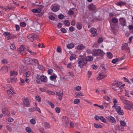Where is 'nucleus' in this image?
<instances>
[{"instance_id": "nucleus-1", "label": "nucleus", "mask_w": 133, "mask_h": 133, "mask_svg": "<svg viewBox=\"0 0 133 133\" xmlns=\"http://www.w3.org/2000/svg\"><path fill=\"white\" fill-rule=\"evenodd\" d=\"M121 82H114L112 84V88L117 93L121 92L122 90V86H121Z\"/></svg>"}, {"instance_id": "nucleus-2", "label": "nucleus", "mask_w": 133, "mask_h": 133, "mask_svg": "<svg viewBox=\"0 0 133 133\" xmlns=\"http://www.w3.org/2000/svg\"><path fill=\"white\" fill-rule=\"evenodd\" d=\"M77 62L78 64V66L81 68H83V66H85L87 63V61L85 60L83 58H78Z\"/></svg>"}, {"instance_id": "nucleus-3", "label": "nucleus", "mask_w": 133, "mask_h": 133, "mask_svg": "<svg viewBox=\"0 0 133 133\" xmlns=\"http://www.w3.org/2000/svg\"><path fill=\"white\" fill-rule=\"evenodd\" d=\"M62 121L63 125L65 127H66L69 123L68 118L65 116H63L62 118Z\"/></svg>"}, {"instance_id": "nucleus-4", "label": "nucleus", "mask_w": 133, "mask_h": 133, "mask_svg": "<svg viewBox=\"0 0 133 133\" xmlns=\"http://www.w3.org/2000/svg\"><path fill=\"white\" fill-rule=\"evenodd\" d=\"M124 106L125 108L126 109L133 110V103L131 102H129L128 104L125 105Z\"/></svg>"}, {"instance_id": "nucleus-5", "label": "nucleus", "mask_w": 133, "mask_h": 133, "mask_svg": "<svg viewBox=\"0 0 133 133\" xmlns=\"http://www.w3.org/2000/svg\"><path fill=\"white\" fill-rule=\"evenodd\" d=\"M107 76V75L105 73H99L98 76L97 78V79L98 80H101L105 78Z\"/></svg>"}, {"instance_id": "nucleus-6", "label": "nucleus", "mask_w": 133, "mask_h": 133, "mask_svg": "<svg viewBox=\"0 0 133 133\" xmlns=\"http://www.w3.org/2000/svg\"><path fill=\"white\" fill-rule=\"evenodd\" d=\"M90 32L92 34V36L94 37L97 35V30L95 28H91L89 30Z\"/></svg>"}, {"instance_id": "nucleus-7", "label": "nucleus", "mask_w": 133, "mask_h": 133, "mask_svg": "<svg viewBox=\"0 0 133 133\" xmlns=\"http://www.w3.org/2000/svg\"><path fill=\"white\" fill-rule=\"evenodd\" d=\"M10 89L11 90H7L8 94L9 97H12L13 95V94H15V92L14 91L13 88L11 87H10Z\"/></svg>"}, {"instance_id": "nucleus-8", "label": "nucleus", "mask_w": 133, "mask_h": 133, "mask_svg": "<svg viewBox=\"0 0 133 133\" xmlns=\"http://www.w3.org/2000/svg\"><path fill=\"white\" fill-rule=\"evenodd\" d=\"M2 110L3 113L4 115L8 116L10 115V112L7 108H4L2 109Z\"/></svg>"}, {"instance_id": "nucleus-9", "label": "nucleus", "mask_w": 133, "mask_h": 133, "mask_svg": "<svg viewBox=\"0 0 133 133\" xmlns=\"http://www.w3.org/2000/svg\"><path fill=\"white\" fill-rule=\"evenodd\" d=\"M119 21L120 22L121 24L123 26H125L127 25L126 20L124 18H120Z\"/></svg>"}, {"instance_id": "nucleus-10", "label": "nucleus", "mask_w": 133, "mask_h": 133, "mask_svg": "<svg viewBox=\"0 0 133 133\" xmlns=\"http://www.w3.org/2000/svg\"><path fill=\"white\" fill-rule=\"evenodd\" d=\"M122 48L123 50L128 51H129V52H130V51L128 46V43H125L124 44L122 45Z\"/></svg>"}, {"instance_id": "nucleus-11", "label": "nucleus", "mask_w": 133, "mask_h": 133, "mask_svg": "<svg viewBox=\"0 0 133 133\" xmlns=\"http://www.w3.org/2000/svg\"><path fill=\"white\" fill-rule=\"evenodd\" d=\"M24 62L27 64H30L32 63V59L29 57H26L25 58Z\"/></svg>"}, {"instance_id": "nucleus-12", "label": "nucleus", "mask_w": 133, "mask_h": 133, "mask_svg": "<svg viewBox=\"0 0 133 133\" xmlns=\"http://www.w3.org/2000/svg\"><path fill=\"white\" fill-rule=\"evenodd\" d=\"M1 70V71L4 73H6L8 71V67L6 65H5L2 67Z\"/></svg>"}, {"instance_id": "nucleus-13", "label": "nucleus", "mask_w": 133, "mask_h": 133, "mask_svg": "<svg viewBox=\"0 0 133 133\" xmlns=\"http://www.w3.org/2000/svg\"><path fill=\"white\" fill-rule=\"evenodd\" d=\"M113 105L112 107V108H114L115 107L116 105H118V102L117 100L115 98H113Z\"/></svg>"}, {"instance_id": "nucleus-14", "label": "nucleus", "mask_w": 133, "mask_h": 133, "mask_svg": "<svg viewBox=\"0 0 133 133\" xmlns=\"http://www.w3.org/2000/svg\"><path fill=\"white\" fill-rule=\"evenodd\" d=\"M59 7L54 5H52L51 6V8L53 11L56 12L59 9Z\"/></svg>"}, {"instance_id": "nucleus-15", "label": "nucleus", "mask_w": 133, "mask_h": 133, "mask_svg": "<svg viewBox=\"0 0 133 133\" xmlns=\"http://www.w3.org/2000/svg\"><path fill=\"white\" fill-rule=\"evenodd\" d=\"M108 118L109 120L112 123H114L116 122L115 119L112 116H110L108 117Z\"/></svg>"}, {"instance_id": "nucleus-16", "label": "nucleus", "mask_w": 133, "mask_h": 133, "mask_svg": "<svg viewBox=\"0 0 133 133\" xmlns=\"http://www.w3.org/2000/svg\"><path fill=\"white\" fill-rule=\"evenodd\" d=\"M25 48L23 45H21L19 48L18 49V50L20 54L23 52V51L25 49Z\"/></svg>"}, {"instance_id": "nucleus-17", "label": "nucleus", "mask_w": 133, "mask_h": 133, "mask_svg": "<svg viewBox=\"0 0 133 133\" xmlns=\"http://www.w3.org/2000/svg\"><path fill=\"white\" fill-rule=\"evenodd\" d=\"M24 103L26 107H28L29 106V101L27 99L25 98L24 99Z\"/></svg>"}, {"instance_id": "nucleus-18", "label": "nucleus", "mask_w": 133, "mask_h": 133, "mask_svg": "<svg viewBox=\"0 0 133 133\" xmlns=\"http://www.w3.org/2000/svg\"><path fill=\"white\" fill-rule=\"evenodd\" d=\"M44 127L45 129H49L50 127V124L47 122H45L44 123Z\"/></svg>"}, {"instance_id": "nucleus-19", "label": "nucleus", "mask_w": 133, "mask_h": 133, "mask_svg": "<svg viewBox=\"0 0 133 133\" xmlns=\"http://www.w3.org/2000/svg\"><path fill=\"white\" fill-rule=\"evenodd\" d=\"M41 79L42 82H46L47 81V77L45 76L44 75L41 76Z\"/></svg>"}, {"instance_id": "nucleus-20", "label": "nucleus", "mask_w": 133, "mask_h": 133, "mask_svg": "<svg viewBox=\"0 0 133 133\" xmlns=\"http://www.w3.org/2000/svg\"><path fill=\"white\" fill-rule=\"evenodd\" d=\"M85 48V46L82 44L78 45L77 47V49L78 50H81Z\"/></svg>"}, {"instance_id": "nucleus-21", "label": "nucleus", "mask_w": 133, "mask_h": 133, "mask_svg": "<svg viewBox=\"0 0 133 133\" xmlns=\"http://www.w3.org/2000/svg\"><path fill=\"white\" fill-rule=\"evenodd\" d=\"M7 81L9 82L14 83L15 82L17 81L16 78H11L9 79H7Z\"/></svg>"}, {"instance_id": "nucleus-22", "label": "nucleus", "mask_w": 133, "mask_h": 133, "mask_svg": "<svg viewBox=\"0 0 133 133\" xmlns=\"http://www.w3.org/2000/svg\"><path fill=\"white\" fill-rule=\"evenodd\" d=\"M76 26L77 28L79 30H80L82 28V24L79 22H77L76 24Z\"/></svg>"}, {"instance_id": "nucleus-23", "label": "nucleus", "mask_w": 133, "mask_h": 133, "mask_svg": "<svg viewBox=\"0 0 133 133\" xmlns=\"http://www.w3.org/2000/svg\"><path fill=\"white\" fill-rule=\"evenodd\" d=\"M41 11L40 9L39 8L36 9H33L32 10V11L34 13H39Z\"/></svg>"}, {"instance_id": "nucleus-24", "label": "nucleus", "mask_w": 133, "mask_h": 133, "mask_svg": "<svg viewBox=\"0 0 133 133\" xmlns=\"http://www.w3.org/2000/svg\"><path fill=\"white\" fill-rule=\"evenodd\" d=\"M98 56H102L104 55L103 51L100 49H98Z\"/></svg>"}, {"instance_id": "nucleus-25", "label": "nucleus", "mask_w": 133, "mask_h": 133, "mask_svg": "<svg viewBox=\"0 0 133 133\" xmlns=\"http://www.w3.org/2000/svg\"><path fill=\"white\" fill-rule=\"evenodd\" d=\"M98 49H94L93 50L92 54L94 56H98Z\"/></svg>"}, {"instance_id": "nucleus-26", "label": "nucleus", "mask_w": 133, "mask_h": 133, "mask_svg": "<svg viewBox=\"0 0 133 133\" xmlns=\"http://www.w3.org/2000/svg\"><path fill=\"white\" fill-rule=\"evenodd\" d=\"M27 38L30 41L33 42L34 41V39L33 36L31 34H30L27 36Z\"/></svg>"}, {"instance_id": "nucleus-27", "label": "nucleus", "mask_w": 133, "mask_h": 133, "mask_svg": "<svg viewBox=\"0 0 133 133\" xmlns=\"http://www.w3.org/2000/svg\"><path fill=\"white\" fill-rule=\"evenodd\" d=\"M88 8L90 10H93L95 9V5L93 4H90L88 6Z\"/></svg>"}, {"instance_id": "nucleus-28", "label": "nucleus", "mask_w": 133, "mask_h": 133, "mask_svg": "<svg viewBox=\"0 0 133 133\" xmlns=\"http://www.w3.org/2000/svg\"><path fill=\"white\" fill-rule=\"evenodd\" d=\"M86 60L89 61H92L93 59V57L92 56H88L86 57Z\"/></svg>"}, {"instance_id": "nucleus-29", "label": "nucleus", "mask_w": 133, "mask_h": 133, "mask_svg": "<svg viewBox=\"0 0 133 133\" xmlns=\"http://www.w3.org/2000/svg\"><path fill=\"white\" fill-rule=\"evenodd\" d=\"M125 3L122 1L119 2L117 3V5L120 6H123L125 5Z\"/></svg>"}, {"instance_id": "nucleus-30", "label": "nucleus", "mask_w": 133, "mask_h": 133, "mask_svg": "<svg viewBox=\"0 0 133 133\" xmlns=\"http://www.w3.org/2000/svg\"><path fill=\"white\" fill-rule=\"evenodd\" d=\"M20 81L19 82V84L21 85H23L25 83V82L24 80L22 78L20 79Z\"/></svg>"}, {"instance_id": "nucleus-31", "label": "nucleus", "mask_w": 133, "mask_h": 133, "mask_svg": "<svg viewBox=\"0 0 133 133\" xmlns=\"http://www.w3.org/2000/svg\"><path fill=\"white\" fill-rule=\"evenodd\" d=\"M76 58V56L75 54H71L70 57V60L72 61L73 59H75Z\"/></svg>"}, {"instance_id": "nucleus-32", "label": "nucleus", "mask_w": 133, "mask_h": 133, "mask_svg": "<svg viewBox=\"0 0 133 133\" xmlns=\"http://www.w3.org/2000/svg\"><path fill=\"white\" fill-rule=\"evenodd\" d=\"M116 127L117 129L120 130H124V127H122L121 125H117Z\"/></svg>"}, {"instance_id": "nucleus-33", "label": "nucleus", "mask_w": 133, "mask_h": 133, "mask_svg": "<svg viewBox=\"0 0 133 133\" xmlns=\"http://www.w3.org/2000/svg\"><path fill=\"white\" fill-rule=\"evenodd\" d=\"M107 56L110 59L112 58L113 57V55L110 52H107Z\"/></svg>"}, {"instance_id": "nucleus-34", "label": "nucleus", "mask_w": 133, "mask_h": 133, "mask_svg": "<svg viewBox=\"0 0 133 133\" xmlns=\"http://www.w3.org/2000/svg\"><path fill=\"white\" fill-rule=\"evenodd\" d=\"M120 123L121 125L123 127H125L126 126L127 124L125 121H120Z\"/></svg>"}, {"instance_id": "nucleus-35", "label": "nucleus", "mask_w": 133, "mask_h": 133, "mask_svg": "<svg viewBox=\"0 0 133 133\" xmlns=\"http://www.w3.org/2000/svg\"><path fill=\"white\" fill-rule=\"evenodd\" d=\"M74 45L73 44H68L67 45V47L69 49H71L73 48Z\"/></svg>"}, {"instance_id": "nucleus-36", "label": "nucleus", "mask_w": 133, "mask_h": 133, "mask_svg": "<svg viewBox=\"0 0 133 133\" xmlns=\"http://www.w3.org/2000/svg\"><path fill=\"white\" fill-rule=\"evenodd\" d=\"M18 73L17 72L15 71H12L10 72V75L11 76H13L14 75L16 76L17 75Z\"/></svg>"}, {"instance_id": "nucleus-37", "label": "nucleus", "mask_w": 133, "mask_h": 133, "mask_svg": "<svg viewBox=\"0 0 133 133\" xmlns=\"http://www.w3.org/2000/svg\"><path fill=\"white\" fill-rule=\"evenodd\" d=\"M56 95L59 97H62L63 96V92H60L59 91H58L56 92Z\"/></svg>"}, {"instance_id": "nucleus-38", "label": "nucleus", "mask_w": 133, "mask_h": 133, "mask_svg": "<svg viewBox=\"0 0 133 133\" xmlns=\"http://www.w3.org/2000/svg\"><path fill=\"white\" fill-rule=\"evenodd\" d=\"M6 127L8 130L9 131L11 132L12 131V128L10 125H7L6 126Z\"/></svg>"}, {"instance_id": "nucleus-39", "label": "nucleus", "mask_w": 133, "mask_h": 133, "mask_svg": "<svg viewBox=\"0 0 133 133\" xmlns=\"http://www.w3.org/2000/svg\"><path fill=\"white\" fill-rule=\"evenodd\" d=\"M40 90L42 92H46V88L45 87H44L43 88H39Z\"/></svg>"}, {"instance_id": "nucleus-40", "label": "nucleus", "mask_w": 133, "mask_h": 133, "mask_svg": "<svg viewBox=\"0 0 133 133\" xmlns=\"http://www.w3.org/2000/svg\"><path fill=\"white\" fill-rule=\"evenodd\" d=\"M1 63L3 64H8V61L6 59H3L2 60Z\"/></svg>"}, {"instance_id": "nucleus-41", "label": "nucleus", "mask_w": 133, "mask_h": 133, "mask_svg": "<svg viewBox=\"0 0 133 133\" xmlns=\"http://www.w3.org/2000/svg\"><path fill=\"white\" fill-rule=\"evenodd\" d=\"M118 114L120 115H123L124 114V112L122 110L120 109V110H118L117 112Z\"/></svg>"}, {"instance_id": "nucleus-42", "label": "nucleus", "mask_w": 133, "mask_h": 133, "mask_svg": "<svg viewBox=\"0 0 133 133\" xmlns=\"http://www.w3.org/2000/svg\"><path fill=\"white\" fill-rule=\"evenodd\" d=\"M57 76L55 75H52L50 77V78L51 80L52 81L56 78Z\"/></svg>"}, {"instance_id": "nucleus-43", "label": "nucleus", "mask_w": 133, "mask_h": 133, "mask_svg": "<svg viewBox=\"0 0 133 133\" xmlns=\"http://www.w3.org/2000/svg\"><path fill=\"white\" fill-rule=\"evenodd\" d=\"M112 22L114 23H116L118 22V19L117 18H112Z\"/></svg>"}, {"instance_id": "nucleus-44", "label": "nucleus", "mask_w": 133, "mask_h": 133, "mask_svg": "<svg viewBox=\"0 0 133 133\" xmlns=\"http://www.w3.org/2000/svg\"><path fill=\"white\" fill-rule=\"evenodd\" d=\"M25 130L26 132L28 133H30L31 132V129L29 127H27L26 128Z\"/></svg>"}, {"instance_id": "nucleus-45", "label": "nucleus", "mask_w": 133, "mask_h": 133, "mask_svg": "<svg viewBox=\"0 0 133 133\" xmlns=\"http://www.w3.org/2000/svg\"><path fill=\"white\" fill-rule=\"evenodd\" d=\"M80 101L79 99H74V103L75 104H77L80 102Z\"/></svg>"}, {"instance_id": "nucleus-46", "label": "nucleus", "mask_w": 133, "mask_h": 133, "mask_svg": "<svg viewBox=\"0 0 133 133\" xmlns=\"http://www.w3.org/2000/svg\"><path fill=\"white\" fill-rule=\"evenodd\" d=\"M94 125L95 127L97 128H101L102 127L101 125L96 124H94Z\"/></svg>"}, {"instance_id": "nucleus-47", "label": "nucleus", "mask_w": 133, "mask_h": 133, "mask_svg": "<svg viewBox=\"0 0 133 133\" xmlns=\"http://www.w3.org/2000/svg\"><path fill=\"white\" fill-rule=\"evenodd\" d=\"M103 98L105 100L109 102L110 101V100L109 97L107 96H105L103 97Z\"/></svg>"}, {"instance_id": "nucleus-48", "label": "nucleus", "mask_w": 133, "mask_h": 133, "mask_svg": "<svg viewBox=\"0 0 133 133\" xmlns=\"http://www.w3.org/2000/svg\"><path fill=\"white\" fill-rule=\"evenodd\" d=\"M119 61V60H118V59L117 58L112 59V62L114 64H115L117 62H118Z\"/></svg>"}, {"instance_id": "nucleus-49", "label": "nucleus", "mask_w": 133, "mask_h": 133, "mask_svg": "<svg viewBox=\"0 0 133 133\" xmlns=\"http://www.w3.org/2000/svg\"><path fill=\"white\" fill-rule=\"evenodd\" d=\"M64 24L66 26H69L70 23L68 20H66L64 22Z\"/></svg>"}, {"instance_id": "nucleus-50", "label": "nucleus", "mask_w": 133, "mask_h": 133, "mask_svg": "<svg viewBox=\"0 0 133 133\" xmlns=\"http://www.w3.org/2000/svg\"><path fill=\"white\" fill-rule=\"evenodd\" d=\"M100 119L103 122L106 123V121L104 117L103 116H100Z\"/></svg>"}, {"instance_id": "nucleus-51", "label": "nucleus", "mask_w": 133, "mask_h": 133, "mask_svg": "<svg viewBox=\"0 0 133 133\" xmlns=\"http://www.w3.org/2000/svg\"><path fill=\"white\" fill-rule=\"evenodd\" d=\"M46 92L49 95H54L55 94L54 92L49 90H46Z\"/></svg>"}, {"instance_id": "nucleus-52", "label": "nucleus", "mask_w": 133, "mask_h": 133, "mask_svg": "<svg viewBox=\"0 0 133 133\" xmlns=\"http://www.w3.org/2000/svg\"><path fill=\"white\" fill-rule=\"evenodd\" d=\"M35 98L36 100L38 101V102H40L41 101V98L39 96H36Z\"/></svg>"}, {"instance_id": "nucleus-53", "label": "nucleus", "mask_w": 133, "mask_h": 133, "mask_svg": "<svg viewBox=\"0 0 133 133\" xmlns=\"http://www.w3.org/2000/svg\"><path fill=\"white\" fill-rule=\"evenodd\" d=\"M30 122L32 124H35L36 123L35 120L33 119H32L30 120Z\"/></svg>"}, {"instance_id": "nucleus-54", "label": "nucleus", "mask_w": 133, "mask_h": 133, "mask_svg": "<svg viewBox=\"0 0 133 133\" xmlns=\"http://www.w3.org/2000/svg\"><path fill=\"white\" fill-rule=\"evenodd\" d=\"M10 48L12 50H15L16 49V47L14 44H12L10 46Z\"/></svg>"}, {"instance_id": "nucleus-55", "label": "nucleus", "mask_w": 133, "mask_h": 133, "mask_svg": "<svg viewBox=\"0 0 133 133\" xmlns=\"http://www.w3.org/2000/svg\"><path fill=\"white\" fill-rule=\"evenodd\" d=\"M26 68V67L23 66H22L21 68L20 69V72L21 71V72H22L23 71H24L25 70V69Z\"/></svg>"}, {"instance_id": "nucleus-56", "label": "nucleus", "mask_w": 133, "mask_h": 133, "mask_svg": "<svg viewBox=\"0 0 133 133\" xmlns=\"http://www.w3.org/2000/svg\"><path fill=\"white\" fill-rule=\"evenodd\" d=\"M20 25L22 27H24L26 25V24L24 22H22L20 23Z\"/></svg>"}, {"instance_id": "nucleus-57", "label": "nucleus", "mask_w": 133, "mask_h": 133, "mask_svg": "<svg viewBox=\"0 0 133 133\" xmlns=\"http://www.w3.org/2000/svg\"><path fill=\"white\" fill-rule=\"evenodd\" d=\"M114 108H116V109L117 112L121 109V107L118 105H116Z\"/></svg>"}, {"instance_id": "nucleus-58", "label": "nucleus", "mask_w": 133, "mask_h": 133, "mask_svg": "<svg viewBox=\"0 0 133 133\" xmlns=\"http://www.w3.org/2000/svg\"><path fill=\"white\" fill-rule=\"evenodd\" d=\"M32 59V62H34L37 65H39V62L38 61L37 59Z\"/></svg>"}, {"instance_id": "nucleus-59", "label": "nucleus", "mask_w": 133, "mask_h": 133, "mask_svg": "<svg viewBox=\"0 0 133 133\" xmlns=\"http://www.w3.org/2000/svg\"><path fill=\"white\" fill-rule=\"evenodd\" d=\"M55 110L56 112L58 113H59L60 112V109L58 107L56 108L55 109Z\"/></svg>"}, {"instance_id": "nucleus-60", "label": "nucleus", "mask_w": 133, "mask_h": 133, "mask_svg": "<svg viewBox=\"0 0 133 133\" xmlns=\"http://www.w3.org/2000/svg\"><path fill=\"white\" fill-rule=\"evenodd\" d=\"M31 74V72L29 71L26 72L25 74V76L26 77H29Z\"/></svg>"}, {"instance_id": "nucleus-61", "label": "nucleus", "mask_w": 133, "mask_h": 133, "mask_svg": "<svg viewBox=\"0 0 133 133\" xmlns=\"http://www.w3.org/2000/svg\"><path fill=\"white\" fill-rule=\"evenodd\" d=\"M81 86H77L76 87L75 89L77 91H79L81 90Z\"/></svg>"}, {"instance_id": "nucleus-62", "label": "nucleus", "mask_w": 133, "mask_h": 133, "mask_svg": "<svg viewBox=\"0 0 133 133\" xmlns=\"http://www.w3.org/2000/svg\"><path fill=\"white\" fill-rule=\"evenodd\" d=\"M103 38L102 37H100L98 40V43H100L103 41Z\"/></svg>"}, {"instance_id": "nucleus-63", "label": "nucleus", "mask_w": 133, "mask_h": 133, "mask_svg": "<svg viewBox=\"0 0 133 133\" xmlns=\"http://www.w3.org/2000/svg\"><path fill=\"white\" fill-rule=\"evenodd\" d=\"M48 103L50 105L51 108H54V107L55 105L54 104L51 102H48Z\"/></svg>"}, {"instance_id": "nucleus-64", "label": "nucleus", "mask_w": 133, "mask_h": 133, "mask_svg": "<svg viewBox=\"0 0 133 133\" xmlns=\"http://www.w3.org/2000/svg\"><path fill=\"white\" fill-rule=\"evenodd\" d=\"M49 18L51 20H54L55 19V17L53 16L52 15H50L49 16Z\"/></svg>"}]
</instances>
